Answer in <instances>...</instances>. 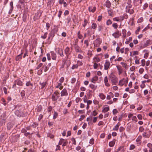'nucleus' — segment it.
<instances>
[{"label": "nucleus", "instance_id": "1", "mask_svg": "<svg viewBox=\"0 0 152 152\" xmlns=\"http://www.w3.org/2000/svg\"><path fill=\"white\" fill-rule=\"evenodd\" d=\"M109 79L111 81L112 83L116 85L118 82V79L113 74H111L109 76Z\"/></svg>", "mask_w": 152, "mask_h": 152}, {"label": "nucleus", "instance_id": "2", "mask_svg": "<svg viewBox=\"0 0 152 152\" xmlns=\"http://www.w3.org/2000/svg\"><path fill=\"white\" fill-rule=\"evenodd\" d=\"M128 78H124L120 80L119 82V85L122 86L124 85H125L126 86L128 83Z\"/></svg>", "mask_w": 152, "mask_h": 152}, {"label": "nucleus", "instance_id": "3", "mask_svg": "<svg viewBox=\"0 0 152 152\" xmlns=\"http://www.w3.org/2000/svg\"><path fill=\"white\" fill-rule=\"evenodd\" d=\"M59 92L58 91H55L53 94L52 99L53 101H56L59 97L58 95L59 94Z\"/></svg>", "mask_w": 152, "mask_h": 152}, {"label": "nucleus", "instance_id": "4", "mask_svg": "<svg viewBox=\"0 0 152 152\" xmlns=\"http://www.w3.org/2000/svg\"><path fill=\"white\" fill-rule=\"evenodd\" d=\"M102 43V40L100 38H98L94 42V46L95 47H98Z\"/></svg>", "mask_w": 152, "mask_h": 152}, {"label": "nucleus", "instance_id": "5", "mask_svg": "<svg viewBox=\"0 0 152 152\" xmlns=\"http://www.w3.org/2000/svg\"><path fill=\"white\" fill-rule=\"evenodd\" d=\"M126 12H128L130 14H132L134 12V10L132 9V5H127L126 7Z\"/></svg>", "mask_w": 152, "mask_h": 152}, {"label": "nucleus", "instance_id": "6", "mask_svg": "<svg viewBox=\"0 0 152 152\" xmlns=\"http://www.w3.org/2000/svg\"><path fill=\"white\" fill-rule=\"evenodd\" d=\"M104 69L107 70L110 67V63L108 60H106L104 65Z\"/></svg>", "mask_w": 152, "mask_h": 152}, {"label": "nucleus", "instance_id": "7", "mask_svg": "<svg viewBox=\"0 0 152 152\" xmlns=\"http://www.w3.org/2000/svg\"><path fill=\"white\" fill-rule=\"evenodd\" d=\"M72 50H70V48L68 47H67L64 50V53L66 55L67 58H68L69 55L71 54Z\"/></svg>", "mask_w": 152, "mask_h": 152}, {"label": "nucleus", "instance_id": "8", "mask_svg": "<svg viewBox=\"0 0 152 152\" xmlns=\"http://www.w3.org/2000/svg\"><path fill=\"white\" fill-rule=\"evenodd\" d=\"M68 143V142L67 140H64V139L61 138L60 139L59 142V144L61 145L63 144L62 146L64 147Z\"/></svg>", "mask_w": 152, "mask_h": 152}, {"label": "nucleus", "instance_id": "9", "mask_svg": "<svg viewBox=\"0 0 152 152\" xmlns=\"http://www.w3.org/2000/svg\"><path fill=\"white\" fill-rule=\"evenodd\" d=\"M121 35V33L118 30H117L113 34L112 36L115 38H118Z\"/></svg>", "mask_w": 152, "mask_h": 152}, {"label": "nucleus", "instance_id": "10", "mask_svg": "<svg viewBox=\"0 0 152 152\" xmlns=\"http://www.w3.org/2000/svg\"><path fill=\"white\" fill-rule=\"evenodd\" d=\"M129 49L128 48H126L124 49V48L120 49V52L121 53L123 54L124 53L125 54H127L129 51Z\"/></svg>", "mask_w": 152, "mask_h": 152}, {"label": "nucleus", "instance_id": "11", "mask_svg": "<svg viewBox=\"0 0 152 152\" xmlns=\"http://www.w3.org/2000/svg\"><path fill=\"white\" fill-rule=\"evenodd\" d=\"M61 96H66L68 95V93L67 90L65 88H64L61 92Z\"/></svg>", "mask_w": 152, "mask_h": 152}, {"label": "nucleus", "instance_id": "12", "mask_svg": "<svg viewBox=\"0 0 152 152\" xmlns=\"http://www.w3.org/2000/svg\"><path fill=\"white\" fill-rule=\"evenodd\" d=\"M114 97V94L112 92H110L109 94L107 95L106 99L107 100H110L111 98H113Z\"/></svg>", "mask_w": 152, "mask_h": 152}, {"label": "nucleus", "instance_id": "13", "mask_svg": "<svg viewBox=\"0 0 152 152\" xmlns=\"http://www.w3.org/2000/svg\"><path fill=\"white\" fill-rule=\"evenodd\" d=\"M151 133V131L148 132V134H147L146 132H144L142 134V136L145 138H148L149 137Z\"/></svg>", "mask_w": 152, "mask_h": 152}, {"label": "nucleus", "instance_id": "14", "mask_svg": "<svg viewBox=\"0 0 152 152\" xmlns=\"http://www.w3.org/2000/svg\"><path fill=\"white\" fill-rule=\"evenodd\" d=\"M116 67L118 71V74L120 75L123 72V69L122 67L120 65H117Z\"/></svg>", "mask_w": 152, "mask_h": 152}, {"label": "nucleus", "instance_id": "15", "mask_svg": "<svg viewBox=\"0 0 152 152\" xmlns=\"http://www.w3.org/2000/svg\"><path fill=\"white\" fill-rule=\"evenodd\" d=\"M104 81L105 83V85L107 87H109L110 86V84L109 83H108V78L107 76H105L104 77Z\"/></svg>", "mask_w": 152, "mask_h": 152}, {"label": "nucleus", "instance_id": "16", "mask_svg": "<svg viewBox=\"0 0 152 152\" xmlns=\"http://www.w3.org/2000/svg\"><path fill=\"white\" fill-rule=\"evenodd\" d=\"M50 53L52 59L53 60H56V54L53 51H51Z\"/></svg>", "mask_w": 152, "mask_h": 152}, {"label": "nucleus", "instance_id": "17", "mask_svg": "<svg viewBox=\"0 0 152 152\" xmlns=\"http://www.w3.org/2000/svg\"><path fill=\"white\" fill-rule=\"evenodd\" d=\"M96 8L95 7H88V10L89 12H94L96 10Z\"/></svg>", "mask_w": 152, "mask_h": 152}, {"label": "nucleus", "instance_id": "18", "mask_svg": "<svg viewBox=\"0 0 152 152\" xmlns=\"http://www.w3.org/2000/svg\"><path fill=\"white\" fill-rule=\"evenodd\" d=\"M89 87L93 90V91H94L97 88V86H96L92 83L89 84Z\"/></svg>", "mask_w": 152, "mask_h": 152}, {"label": "nucleus", "instance_id": "19", "mask_svg": "<svg viewBox=\"0 0 152 152\" xmlns=\"http://www.w3.org/2000/svg\"><path fill=\"white\" fill-rule=\"evenodd\" d=\"M152 44L151 41L150 39L147 40L145 43L144 44V46L145 47L151 45Z\"/></svg>", "mask_w": 152, "mask_h": 152}, {"label": "nucleus", "instance_id": "20", "mask_svg": "<svg viewBox=\"0 0 152 152\" xmlns=\"http://www.w3.org/2000/svg\"><path fill=\"white\" fill-rule=\"evenodd\" d=\"M99 96L100 99L102 100H104L106 98L105 95L102 93H99Z\"/></svg>", "mask_w": 152, "mask_h": 152}, {"label": "nucleus", "instance_id": "21", "mask_svg": "<svg viewBox=\"0 0 152 152\" xmlns=\"http://www.w3.org/2000/svg\"><path fill=\"white\" fill-rule=\"evenodd\" d=\"M98 80V77L97 76L94 77L91 80V82L94 83H95Z\"/></svg>", "mask_w": 152, "mask_h": 152}, {"label": "nucleus", "instance_id": "22", "mask_svg": "<svg viewBox=\"0 0 152 152\" xmlns=\"http://www.w3.org/2000/svg\"><path fill=\"white\" fill-rule=\"evenodd\" d=\"M109 110V107L108 106H107L103 108L102 110V112L104 113H105L108 111Z\"/></svg>", "mask_w": 152, "mask_h": 152}, {"label": "nucleus", "instance_id": "23", "mask_svg": "<svg viewBox=\"0 0 152 152\" xmlns=\"http://www.w3.org/2000/svg\"><path fill=\"white\" fill-rule=\"evenodd\" d=\"M15 83L19 86H22L23 85V83L22 81L18 79L15 81Z\"/></svg>", "mask_w": 152, "mask_h": 152}, {"label": "nucleus", "instance_id": "24", "mask_svg": "<svg viewBox=\"0 0 152 152\" xmlns=\"http://www.w3.org/2000/svg\"><path fill=\"white\" fill-rule=\"evenodd\" d=\"M5 120L2 118V116L0 117V126H3L4 125Z\"/></svg>", "mask_w": 152, "mask_h": 152}, {"label": "nucleus", "instance_id": "25", "mask_svg": "<svg viewBox=\"0 0 152 152\" xmlns=\"http://www.w3.org/2000/svg\"><path fill=\"white\" fill-rule=\"evenodd\" d=\"M15 114L18 116L20 117L21 116L22 112L20 111L17 110L15 112Z\"/></svg>", "mask_w": 152, "mask_h": 152}, {"label": "nucleus", "instance_id": "26", "mask_svg": "<svg viewBox=\"0 0 152 152\" xmlns=\"http://www.w3.org/2000/svg\"><path fill=\"white\" fill-rule=\"evenodd\" d=\"M137 49L138 50H140L142 48H145V47L144 46V45H142V44H140L137 46Z\"/></svg>", "mask_w": 152, "mask_h": 152}, {"label": "nucleus", "instance_id": "27", "mask_svg": "<svg viewBox=\"0 0 152 152\" xmlns=\"http://www.w3.org/2000/svg\"><path fill=\"white\" fill-rule=\"evenodd\" d=\"M122 37L124 38H126V30L125 29H122Z\"/></svg>", "mask_w": 152, "mask_h": 152}, {"label": "nucleus", "instance_id": "28", "mask_svg": "<svg viewBox=\"0 0 152 152\" xmlns=\"http://www.w3.org/2000/svg\"><path fill=\"white\" fill-rule=\"evenodd\" d=\"M56 88H59L60 90H61L63 88V86L62 85L61 83H58V85L56 86Z\"/></svg>", "mask_w": 152, "mask_h": 152}, {"label": "nucleus", "instance_id": "29", "mask_svg": "<svg viewBox=\"0 0 152 152\" xmlns=\"http://www.w3.org/2000/svg\"><path fill=\"white\" fill-rule=\"evenodd\" d=\"M98 114L97 110H95L91 112V116H96Z\"/></svg>", "mask_w": 152, "mask_h": 152}, {"label": "nucleus", "instance_id": "30", "mask_svg": "<svg viewBox=\"0 0 152 152\" xmlns=\"http://www.w3.org/2000/svg\"><path fill=\"white\" fill-rule=\"evenodd\" d=\"M23 53L21 52V54L18 55L17 56H16L15 58V60L16 61H17L19 60L20 59L22 58V55L23 54Z\"/></svg>", "mask_w": 152, "mask_h": 152}, {"label": "nucleus", "instance_id": "31", "mask_svg": "<svg viewBox=\"0 0 152 152\" xmlns=\"http://www.w3.org/2000/svg\"><path fill=\"white\" fill-rule=\"evenodd\" d=\"M120 125V123L119 122H118L117 124L115 126V127L113 128V130L115 131H118Z\"/></svg>", "mask_w": 152, "mask_h": 152}, {"label": "nucleus", "instance_id": "32", "mask_svg": "<svg viewBox=\"0 0 152 152\" xmlns=\"http://www.w3.org/2000/svg\"><path fill=\"white\" fill-rule=\"evenodd\" d=\"M105 6L108 8L110 7L111 6V3L109 1L107 0L106 1Z\"/></svg>", "mask_w": 152, "mask_h": 152}, {"label": "nucleus", "instance_id": "33", "mask_svg": "<svg viewBox=\"0 0 152 152\" xmlns=\"http://www.w3.org/2000/svg\"><path fill=\"white\" fill-rule=\"evenodd\" d=\"M115 140H113V141H111L109 142V145L110 147H113L115 144Z\"/></svg>", "mask_w": 152, "mask_h": 152}, {"label": "nucleus", "instance_id": "34", "mask_svg": "<svg viewBox=\"0 0 152 152\" xmlns=\"http://www.w3.org/2000/svg\"><path fill=\"white\" fill-rule=\"evenodd\" d=\"M147 146L150 149L149 151V152H152V144L151 143H149L147 144Z\"/></svg>", "mask_w": 152, "mask_h": 152}, {"label": "nucleus", "instance_id": "35", "mask_svg": "<svg viewBox=\"0 0 152 152\" xmlns=\"http://www.w3.org/2000/svg\"><path fill=\"white\" fill-rule=\"evenodd\" d=\"M75 50L77 52H82V51L81 50L80 47L78 46H77L75 47Z\"/></svg>", "mask_w": 152, "mask_h": 152}, {"label": "nucleus", "instance_id": "36", "mask_svg": "<svg viewBox=\"0 0 152 152\" xmlns=\"http://www.w3.org/2000/svg\"><path fill=\"white\" fill-rule=\"evenodd\" d=\"M93 60L94 62H98L100 61V60L99 58L97 57H95L94 58Z\"/></svg>", "mask_w": 152, "mask_h": 152}, {"label": "nucleus", "instance_id": "37", "mask_svg": "<svg viewBox=\"0 0 152 152\" xmlns=\"http://www.w3.org/2000/svg\"><path fill=\"white\" fill-rule=\"evenodd\" d=\"M119 19H120V22H122L124 20V18H127V16L126 15V16H120Z\"/></svg>", "mask_w": 152, "mask_h": 152}, {"label": "nucleus", "instance_id": "38", "mask_svg": "<svg viewBox=\"0 0 152 152\" xmlns=\"http://www.w3.org/2000/svg\"><path fill=\"white\" fill-rule=\"evenodd\" d=\"M10 5L11 7V9L9 11V12H10H10H12V10L13 9V2L12 1L10 2Z\"/></svg>", "mask_w": 152, "mask_h": 152}, {"label": "nucleus", "instance_id": "39", "mask_svg": "<svg viewBox=\"0 0 152 152\" xmlns=\"http://www.w3.org/2000/svg\"><path fill=\"white\" fill-rule=\"evenodd\" d=\"M42 106L41 105H39L37 108V111L38 112H40L42 110Z\"/></svg>", "mask_w": 152, "mask_h": 152}, {"label": "nucleus", "instance_id": "40", "mask_svg": "<svg viewBox=\"0 0 152 152\" xmlns=\"http://www.w3.org/2000/svg\"><path fill=\"white\" fill-rule=\"evenodd\" d=\"M58 116V113L56 112L55 111L54 112L53 116V119H55Z\"/></svg>", "mask_w": 152, "mask_h": 152}, {"label": "nucleus", "instance_id": "41", "mask_svg": "<svg viewBox=\"0 0 152 152\" xmlns=\"http://www.w3.org/2000/svg\"><path fill=\"white\" fill-rule=\"evenodd\" d=\"M91 27L92 29H95L97 28V25L96 23H93Z\"/></svg>", "mask_w": 152, "mask_h": 152}, {"label": "nucleus", "instance_id": "42", "mask_svg": "<svg viewBox=\"0 0 152 152\" xmlns=\"http://www.w3.org/2000/svg\"><path fill=\"white\" fill-rule=\"evenodd\" d=\"M103 27L102 25H100L98 26V31H100L103 29Z\"/></svg>", "mask_w": 152, "mask_h": 152}, {"label": "nucleus", "instance_id": "43", "mask_svg": "<svg viewBox=\"0 0 152 152\" xmlns=\"http://www.w3.org/2000/svg\"><path fill=\"white\" fill-rule=\"evenodd\" d=\"M98 65H100V64H98L96 63H94V69H97Z\"/></svg>", "mask_w": 152, "mask_h": 152}, {"label": "nucleus", "instance_id": "44", "mask_svg": "<svg viewBox=\"0 0 152 152\" xmlns=\"http://www.w3.org/2000/svg\"><path fill=\"white\" fill-rule=\"evenodd\" d=\"M48 2L47 3V6L50 7L53 2V0H48Z\"/></svg>", "mask_w": 152, "mask_h": 152}, {"label": "nucleus", "instance_id": "45", "mask_svg": "<svg viewBox=\"0 0 152 152\" xmlns=\"http://www.w3.org/2000/svg\"><path fill=\"white\" fill-rule=\"evenodd\" d=\"M113 20L114 21H115L117 22L120 21V19H119V17H117L114 18L113 19Z\"/></svg>", "mask_w": 152, "mask_h": 152}, {"label": "nucleus", "instance_id": "46", "mask_svg": "<svg viewBox=\"0 0 152 152\" xmlns=\"http://www.w3.org/2000/svg\"><path fill=\"white\" fill-rule=\"evenodd\" d=\"M121 64L122 65L123 67L125 68V69L127 68V65L124 62H121Z\"/></svg>", "mask_w": 152, "mask_h": 152}, {"label": "nucleus", "instance_id": "47", "mask_svg": "<svg viewBox=\"0 0 152 152\" xmlns=\"http://www.w3.org/2000/svg\"><path fill=\"white\" fill-rule=\"evenodd\" d=\"M148 6V4L147 3H145L144 4L143 6V9L144 10H145Z\"/></svg>", "mask_w": 152, "mask_h": 152}, {"label": "nucleus", "instance_id": "48", "mask_svg": "<svg viewBox=\"0 0 152 152\" xmlns=\"http://www.w3.org/2000/svg\"><path fill=\"white\" fill-rule=\"evenodd\" d=\"M112 26L114 28L117 29L118 28V26L117 23H115L113 24Z\"/></svg>", "mask_w": 152, "mask_h": 152}, {"label": "nucleus", "instance_id": "49", "mask_svg": "<svg viewBox=\"0 0 152 152\" xmlns=\"http://www.w3.org/2000/svg\"><path fill=\"white\" fill-rule=\"evenodd\" d=\"M112 23L111 20L110 19L107 20L106 22V24L108 26L111 24Z\"/></svg>", "mask_w": 152, "mask_h": 152}, {"label": "nucleus", "instance_id": "50", "mask_svg": "<svg viewBox=\"0 0 152 152\" xmlns=\"http://www.w3.org/2000/svg\"><path fill=\"white\" fill-rule=\"evenodd\" d=\"M26 86H32L33 84L31 83L30 81H28L26 83Z\"/></svg>", "mask_w": 152, "mask_h": 152}, {"label": "nucleus", "instance_id": "51", "mask_svg": "<svg viewBox=\"0 0 152 152\" xmlns=\"http://www.w3.org/2000/svg\"><path fill=\"white\" fill-rule=\"evenodd\" d=\"M38 125V124L36 122H34L33 124L31 126L33 127L34 128L36 127Z\"/></svg>", "mask_w": 152, "mask_h": 152}, {"label": "nucleus", "instance_id": "52", "mask_svg": "<svg viewBox=\"0 0 152 152\" xmlns=\"http://www.w3.org/2000/svg\"><path fill=\"white\" fill-rule=\"evenodd\" d=\"M144 130V128L143 127V126H141L139 127V131L140 132H143Z\"/></svg>", "mask_w": 152, "mask_h": 152}, {"label": "nucleus", "instance_id": "53", "mask_svg": "<svg viewBox=\"0 0 152 152\" xmlns=\"http://www.w3.org/2000/svg\"><path fill=\"white\" fill-rule=\"evenodd\" d=\"M1 101L3 102V104L5 106L7 104V103H6V101L5 99L3 98H2L1 99Z\"/></svg>", "mask_w": 152, "mask_h": 152}, {"label": "nucleus", "instance_id": "54", "mask_svg": "<svg viewBox=\"0 0 152 152\" xmlns=\"http://www.w3.org/2000/svg\"><path fill=\"white\" fill-rule=\"evenodd\" d=\"M143 21V18L141 17L139 19L137 20L138 23H140L142 22Z\"/></svg>", "mask_w": 152, "mask_h": 152}, {"label": "nucleus", "instance_id": "55", "mask_svg": "<svg viewBox=\"0 0 152 152\" xmlns=\"http://www.w3.org/2000/svg\"><path fill=\"white\" fill-rule=\"evenodd\" d=\"M97 117H94L93 119H92V122L93 123H95L97 121Z\"/></svg>", "mask_w": 152, "mask_h": 152}, {"label": "nucleus", "instance_id": "56", "mask_svg": "<svg viewBox=\"0 0 152 152\" xmlns=\"http://www.w3.org/2000/svg\"><path fill=\"white\" fill-rule=\"evenodd\" d=\"M47 34V32L45 33L44 35L41 36V38L43 39H45L46 38Z\"/></svg>", "mask_w": 152, "mask_h": 152}, {"label": "nucleus", "instance_id": "57", "mask_svg": "<svg viewBox=\"0 0 152 152\" xmlns=\"http://www.w3.org/2000/svg\"><path fill=\"white\" fill-rule=\"evenodd\" d=\"M40 84L41 86V89H43L44 88L45 85V83H40Z\"/></svg>", "mask_w": 152, "mask_h": 152}, {"label": "nucleus", "instance_id": "58", "mask_svg": "<svg viewBox=\"0 0 152 152\" xmlns=\"http://www.w3.org/2000/svg\"><path fill=\"white\" fill-rule=\"evenodd\" d=\"M83 100L84 102H85V103H86L88 101V100H87V97L86 96H85L83 98Z\"/></svg>", "mask_w": 152, "mask_h": 152}, {"label": "nucleus", "instance_id": "59", "mask_svg": "<svg viewBox=\"0 0 152 152\" xmlns=\"http://www.w3.org/2000/svg\"><path fill=\"white\" fill-rule=\"evenodd\" d=\"M135 67L134 66H132L130 68V69L131 71H134L135 70Z\"/></svg>", "mask_w": 152, "mask_h": 152}, {"label": "nucleus", "instance_id": "60", "mask_svg": "<svg viewBox=\"0 0 152 152\" xmlns=\"http://www.w3.org/2000/svg\"><path fill=\"white\" fill-rule=\"evenodd\" d=\"M42 66V63H40L36 67V69H39L40 67H41Z\"/></svg>", "mask_w": 152, "mask_h": 152}, {"label": "nucleus", "instance_id": "61", "mask_svg": "<svg viewBox=\"0 0 152 152\" xmlns=\"http://www.w3.org/2000/svg\"><path fill=\"white\" fill-rule=\"evenodd\" d=\"M142 65L144 66L145 64V59H142L141 61Z\"/></svg>", "mask_w": 152, "mask_h": 152}, {"label": "nucleus", "instance_id": "62", "mask_svg": "<svg viewBox=\"0 0 152 152\" xmlns=\"http://www.w3.org/2000/svg\"><path fill=\"white\" fill-rule=\"evenodd\" d=\"M135 146L134 145H131L130 146L129 149L130 150H132L134 149L135 148Z\"/></svg>", "mask_w": 152, "mask_h": 152}, {"label": "nucleus", "instance_id": "63", "mask_svg": "<svg viewBox=\"0 0 152 152\" xmlns=\"http://www.w3.org/2000/svg\"><path fill=\"white\" fill-rule=\"evenodd\" d=\"M71 140L72 141L73 144L75 145H76V141L75 140V138H72L71 139Z\"/></svg>", "mask_w": 152, "mask_h": 152}, {"label": "nucleus", "instance_id": "64", "mask_svg": "<svg viewBox=\"0 0 152 152\" xmlns=\"http://www.w3.org/2000/svg\"><path fill=\"white\" fill-rule=\"evenodd\" d=\"M118 113V111L116 109H114L113 111V113L114 115Z\"/></svg>", "mask_w": 152, "mask_h": 152}]
</instances>
